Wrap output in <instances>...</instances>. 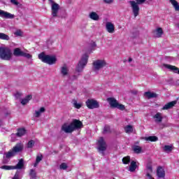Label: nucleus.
<instances>
[{"label": "nucleus", "mask_w": 179, "mask_h": 179, "mask_svg": "<svg viewBox=\"0 0 179 179\" xmlns=\"http://www.w3.org/2000/svg\"><path fill=\"white\" fill-rule=\"evenodd\" d=\"M22 150L23 145L22 143H17L8 152H4L2 160L3 164H8L12 157H15L19 152H22Z\"/></svg>", "instance_id": "nucleus-1"}, {"label": "nucleus", "mask_w": 179, "mask_h": 179, "mask_svg": "<svg viewBox=\"0 0 179 179\" xmlns=\"http://www.w3.org/2000/svg\"><path fill=\"white\" fill-rule=\"evenodd\" d=\"M145 2H146V0H131L128 1L129 5L132 10L134 17L139 15V11L141 10V8H139V5H143V3H145Z\"/></svg>", "instance_id": "nucleus-2"}, {"label": "nucleus", "mask_w": 179, "mask_h": 179, "mask_svg": "<svg viewBox=\"0 0 179 179\" xmlns=\"http://www.w3.org/2000/svg\"><path fill=\"white\" fill-rule=\"evenodd\" d=\"M13 54L8 47H0V58L4 61H10Z\"/></svg>", "instance_id": "nucleus-3"}, {"label": "nucleus", "mask_w": 179, "mask_h": 179, "mask_svg": "<svg viewBox=\"0 0 179 179\" xmlns=\"http://www.w3.org/2000/svg\"><path fill=\"white\" fill-rule=\"evenodd\" d=\"M38 59L44 62L45 64H48V65H54V64L57 63V57L52 55H48L42 52L38 55Z\"/></svg>", "instance_id": "nucleus-4"}, {"label": "nucleus", "mask_w": 179, "mask_h": 179, "mask_svg": "<svg viewBox=\"0 0 179 179\" xmlns=\"http://www.w3.org/2000/svg\"><path fill=\"white\" fill-rule=\"evenodd\" d=\"M87 59H89V56L87 54H84L80 60L78 62L77 66L76 67V72L78 73H82L83 72V69H85V66L87 65Z\"/></svg>", "instance_id": "nucleus-5"}, {"label": "nucleus", "mask_w": 179, "mask_h": 179, "mask_svg": "<svg viewBox=\"0 0 179 179\" xmlns=\"http://www.w3.org/2000/svg\"><path fill=\"white\" fill-rule=\"evenodd\" d=\"M105 66H107V62L104 59H97L92 63L94 72H99V71H101V69H103Z\"/></svg>", "instance_id": "nucleus-6"}, {"label": "nucleus", "mask_w": 179, "mask_h": 179, "mask_svg": "<svg viewBox=\"0 0 179 179\" xmlns=\"http://www.w3.org/2000/svg\"><path fill=\"white\" fill-rule=\"evenodd\" d=\"M107 101L109 103L112 108H117L121 111H124V110H125V106L118 103V101L115 98H108Z\"/></svg>", "instance_id": "nucleus-7"}, {"label": "nucleus", "mask_w": 179, "mask_h": 179, "mask_svg": "<svg viewBox=\"0 0 179 179\" xmlns=\"http://www.w3.org/2000/svg\"><path fill=\"white\" fill-rule=\"evenodd\" d=\"M13 55H15V57H24L25 58H27V59H31L33 57L31 55L22 51L19 48L14 49Z\"/></svg>", "instance_id": "nucleus-8"}, {"label": "nucleus", "mask_w": 179, "mask_h": 179, "mask_svg": "<svg viewBox=\"0 0 179 179\" xmlns=\"http://www.w3.org/2000/svg\"><path fill=\"white\" fill-rule=\"evenodd\" d=\"M51 3L52 16L57 17L58 16V11L59 10V4L54 2V0H49Z\"/></svg>", "instance_id": "nucleus-9"}, {"label": "nucleus", "mask_w": 179, "mask_h": 179, "mask_svg": "<svg viewBox=\"0 0 179 179\" xmlns=\"http://www.w3.org/2000/svg\"><path fill=\"white\" fill-rule=\"evenodd\" d=\"M85 104L90 110H93L94 108H99L100 107V105L99 104V102L94 99H88Z\"/></svg>", "instance_id": "nucleus-10"}, {"label": "nucleus", "mask_w": 179, "mask_h": 179, "mask_svg": "<svg viewBox=\"0 0 179 179\" xmlns=\"http://www.w3.org/2000/svg\"><path fill=\"white\" fill-rule=\"evenodd\" d=\"M59 74L61 75L62 78H66L69 76V67L66 64H63L59 68Z\"/></svg>", "instance_id": "nucleus-11"}, {"label": "nucleus", "mask_w": 179, "mask_h": 179, "mask_svg": "<svg viewBox=\"0 0 179 179\" xmlns=\"http://www.w3.org/2000/svg\"><path fill=\"white\" fill-rule=\"evenodd\" d=\"M71 124L73 128V131L82 129V128H83V124L82 123V122H80V120H73Z\"/></svg>", "instance_id": "nucleus-12"}, {"label": "nucleus", "mask_w": 179, "mask_h": 179, "mask_svg": "<svg viewBox=\"0 0 179 179\" xmlns=\"http://www.w3.org/2000/svg\"><path fill=\"white\" fill-rule=\"evenodd\" d=\"M98 149L101 152H104L107 149V144H106V141H104L103 137H100L98 141Z\"/></svg>", "instance_id": "nucleus-13"}, {"label": "nucleus", "mask_w": 179, "mask_h": 179, "mask_svg": "<svg viewBox=\"0 0 179 179\" xmlns=\"http://www.w3.org/2000/svg\"><path fill=\"white\" fill-rule=\"evenodd\" d=\"M62 131L65 132V134H72L73 132V127H72L71 123L70 124L67 123L64 124L62 126Z\"/></svg>", "instance_id": "nucleus-14"}, {"label": "nucleus", "mask_w": 179, "mask_h": 179, "mask_svg": "<svg viewBox=\"0 0 179 179\" xmlns=\"http://www.w3.org/2000/svg\"><path fill=\"white\" fill-rule=\"evenodd\" d=\"M164 32H163V29L162 27H158L153 31V36L156 38H160L163 36Z\"/></svg>", "instance_id": "nucleus-15"}, {"label": "nucleus", "mask_w": 179, "mask_h": 179, "mask_svg": "<svg viewBox=\"0 0 179 179\" xmlns=\"http://www.w3.org/2000/svg\"><path fill=\"white\" fill-rule=\"evenodd\" d=\"M106 29L108 33H110V34H113V33H114V31L115 30L114 24H113V22H106Z\"/></svg>", "instance_id": "nucleus-16"}, {"label": "nucleus", "mask_w": 179, "mask_h": 179, "mask_svg": "<svg viewBox=\"0 0 179 179\" xmlns=\"http://www.w3.org/2000/svg\"><path fill=\"white\" fill-rule=\"evenodd\" d=\"M0 17H5L6 19H13L15 15L10 14V13L0 10Z\"/></svg>", "instance_id": "nucleus-17"}, {"label": "nucleus", "mask_w": 179, "mask_h": 179, "mask_svg": "<svg viewBox=\"0 0 179 179\" xmlns=\"http://www.w3.org/2000/svg\"><path fill=\"white\" fill-rule=\"evenodd\" d=\"M88 17L90 19H91V20H94L95 22H99V20H100V15H99V14L94 11L90 12Z\"/></svg>", "instance_id": "nucleus-18"}, {"label": "nucleus", "mask_w": 179, "mask_h": 179, "mask_svg": "<svg viewBox=\"0 0 179 179\" xmlns=\"http://www.w3.org/2000/svg\"><path fill=\"white\" fill-rule=\"evenodd\" d=\"M176 104H177V101H172L169 103H167L166 104H165L162 108V110H170L171 108H173V107H174L176 106Z\"/></svg>", "instance_id": "nucleus-19"}, {"label": "nucleus", "mask_w": 179, "mask_h": 179, "mask_svg": "<svg viewBox=\"0 0 179 179\" xmlns=\"http://www.w3.org/2000/svg\"><path fill=\"white\" fill-rule=\"evenodd\" d=\"M157 176L159 178H164L166 176V172L164 171V169L162 166H159L157 169Z\"/></svg>", "instance_id": "nucleus-20"}, {"label": "nucleus", "mask_w": 179, "mask_h": 179, "mask_svg": "<svg viewBox=\"0 0 179 179\" xmlns=\"http://www.w3.org/2000/svg\"><path fill=\"white\" fill-rule=\"evenodd\" d=\"M153 119L157 124H159L163 121V114L158 112L153 116Z\"/></svg>", "instance_id": "nucleus-21"}, {"label": "nucleus", "mask_w": 179, "mask_h": 179, "mask_svg": "<svg viewBox=\"0 0 179 179\" xmlns=\"http://www.w3.org/2000/svg\"><path fill=\"white\" fill-rule=\"evenodd\" d=\"M24 166V162L23 159H21L19 160L16 166H13V170H20L23 169Z\"/></svg>", "instance_id": "nucleus-22"}, {"label": "nucleus", "mask_w": 179, "mask_h": 179, "mask_svg": "<svg viewBox=\"0 0 179 179\" xmlns=\"http://www.w3.org/2000/svg\"><path fill=\"white\" fill-rule=\"evenodd\" d=\"M164 68H166V69H169L170 71H173L175 73L179 74V69L178 68L170 65V64H164Z\"/></svg>", "instance_id": "nucleus-23"}, {"label": "nucleus", "mask_w": 179, "mask_h": 179, "mask_svg": "<svg viewBox=\"0 0 179 179\" xmlns=\"http://www.w3.org/2000/svg\"><path fill=\"white\" fill-rule=\"evenodd\" d=\"M144 96H145L146 99H150L157 97V94L152 92H145L144 93Z\"/></svg>", "instance_id": "nucleus-24"}, {"label": "nucleus", "mask_w": 179, "mask_h": 179, "mask_svg": "<svg viewBox=\"0 0 179 179\" xmlns=\"http://www.w3.org/2000/svg\"><path fill=\"white\" fill-rule=\"evenodd\" d=\"M31 99H33V96L31 95H27V96H25V98L21 99L20 103L22 106H26V104H27L29 101L31 100Z\"/></svg>", "instance_id": "nucleus-25"}, {"label": "nucleus", "mask_w": 179, "mask_h": 179, "mask_svg": "<svg viewBox=\"0 0 179 179\" xmlns=\"http://www.w3.org/2000/svg\"><path fill=\"white\" fill-rule=\"evenodd\" d=\"M43 113H45V108L41 107L38 110H35L34 117L38 118Z\"/></svg>", "instance_id": "nucleus-26"}, {"label": "nucleus", "mask_w": 179, "mask_h": 179, "mask_svg": "<svg viewBox=\"0 0 179 179\" xmlns=\"http://www.w3.org/2000/svg\"><path fill=\"white\" fill-rule=\"evenodd\" d=\"M136 170V162L131 161L130 166L129 167V171H131V173H134Z\"/></svg>", "instance_id": "nucleus-27"}, {"label": "nucleus", "mask_w": 179, "mask_h": 179, "mask_svg": "<svg viewBox=\"0 0 179 179\" xmlns=\"http://www.w3.org/2000/svg\"><path fill=\"white\" fill-rule=\"evenodd\" d=\"M132 149L134 153H136L137 155H139V153H142V147L139 145H134L132 147Z\"/></svg>", "instance_id": "nucleus-28"}, {"label": "nucleus", "mask_w": 179, "mask_h": 179, "mask_svg": "<svg viewBox=\"0 0 179 179\" xmlns=\"http://www.w3.org/2000/svg\"><path fill=\"white\" fill-rule=\"evenodd\" d=\"M169 2H171V5H173V8H175V10L178 11L179 10V4L178 2L176 0H169Z\"/></svg>", "instance_id": "nucleus-29"}, {"label": "nucleus", "mask_w": 179, "mask_h": 179, "mask_svg": "<svg viewBox=\"0 0 179 179\" xmlns=\"http://www.w3.org/2000/svg\"><path fill=\"white\" fill-rule=\"evenodd\" d=\"M16 134H17V136L20 138V137L26 135V129H19Z\"/></svg>", "instance_id": "nucleus-30"}, {"label": "nucleus", "mask_w": 179, "mask_h": 179, "mask_svg": "<svg viewBox=\"0 0 179 179\" xmlns=\"http://www.w3.org/2000/svg\"><path fill=\"white\" fill-rule=\"evenodd\" d=\"M124 132L126 134H132L134 132V127L131 125H127L124 127Z\"/></svg>", "instance_id": "nucleus-31"}, {"label": "nucleus", "mask_w": 179, "mask_h": 179, "mask_svg": "<svg viewBox=\"0 0 179 179\" xmlns=\"http://www.w3.org/2000/svg\"><path fill=\"white\" fill-rule=\"evenodd\" d=\"M145 141H149L150 142H157L159 138L155 136H151L145 138Z\"/></svg>", "instance_id": "nucleus-32"}, {"label": "nucleus", "mask_w": 179, "mask_h": 179, "mask_svg": "<svg viewBox=\"0 0 179 179\" xmlns=\"http://www.w3.org/2000/svg\"><path fill=\"white\" fill-rule=\"evenodd\" d=\"M43 160V155H39L36 157V162L34 164V167H37V166H38V163H40V162H41Z\"/></svg>", "instance_id": "nucleus-33"}, {"label": "nucleus", "mask_w": 179, "mask_h": 179, "mask_svg": "<svg viewBox=\"0 0 179 179\" xmlns=\"http://www.w3.org/2000/svg\"><path fill=\"white\" fill-rule=\"evenodd\" d=\"M72 104L73 106V107H75V108H80V107H82V103H78V101H76V99H73L72 101Z\"/></svg>", "instance_id": "nucleus-34"}, {"label": "nucleus", "mask_w": 179, "mask_h": 179, "mask_svg": "<svg viewBox=\"0 0 179 179\" xmlns=\"http://www.w3.org/2000/svg\"><path fill=\"white\" fill-rule=\"evenodd\" d=\"M164 152H166V153H169V152H171L173 150V146L171 145H165L163 148Z\"/></svg>", "instance_id": "nucleus-35"}, {"label": "nucleus", "mask_w": 179, "mask_h": 179, "mask_svg": "<svg viewBox=\"0 0 179 179\" xmlns=\"http://www.w3.org/2000/svg\"><path fill=\"white\" fill-rule=\"evenodd\" d=\"M129 162H131V157L127 156V157H123L122 162L124 164H129Z\"/></svg>", "instance_id": "nucleus-36"}, {"label": "nucleus", "mask_w": 179, "mask_h": 179, "mask_svg": "<svg viewBox=\"0 0 179 179\" xmlns=\"http://www.w3.org/2000/svg\"><path fill=\"white\" fill-rule=\"evenodd\" d=\"M9 36L6 35V34L3 33H1L0 32V39L1 40H6L8 41L9 40Z\"/></svg>", "instance_id": "nucleus-37"}, {"label": "nucleus", "mask_w": 179, "mask_h": 179, "mask_svg": "<svg viewBox=\"0 0 179 179\" xmlns=\"http://www.w3.org/2000/svg\"><path fill=\"white\" fill-rule=\"evenodd\" d=\"M110 133H111V129H110V126H105L103 128V134L106 135L107 134H110Z\"/></svg>", "instance_id": "nucleus-38"}, {"label": "nucleus", "mask_w": 179, "mask_h": 179, "mask_svg": "<svg viewBox=\"0 0 179 179\" xmlns=\"http://www.w3.org/2000/svg\"><path fill=\"white\" fill-rule=\"evenodd\" d=\"M35 144H36V142H34V141L33 140H31L27 144V148H28V149H31V148H33Z\"/></svg>", "instance_id": "nucleus-39"}, {"label": "nucleus", "mask_w": 179, "mask_h": 179, "mask_svg": "<svg viewBox=\"0 0 179 179\" xmlns=\"http://www.w3.org/2000/svg\"><path fill=\"white\" fill-rule=\"evenodd\" d=\"M2 170H13V166L3 165L0 167Z\"/></svg>", "instance_id": "nucleus-40"}, {"label": "nucleus", "mask_w": 179, "mask_h": 179, "mask_svg": "<svg viewBox=\"0 0 179 179\" xmlns=\"http://www.w3.org/2000/svg\"><path fill=\"white\" fill-rule=\"evenodd\" d=\"M14 96L16 100H20V99H22V96H23V94H22V92H16Z\"/></svg>", "instance_id": "nucleus-41"}, {"label": "nucleus", "mask_w": 179, "mask_h": 179, "mask_svg": "<svg viewBox=\"0 0 179 179\" xmlns=\"http://www.w3.org/2000/svg\"><path fill=\"white\" fill-rule=\"evenodd\" d=\"M29 175L31 178H36V171L31 169Z\"/></svg>", "instance_id": "nucleus-42"}, {"label": "nucleus", "mask_w": 179, "mask_h": 179, "mask_svg": "<svg viewBox=\"0 0 179 179\" xmlns=\"http://www.w3.org/2000/svg\"><path fill=\"white\" fill-rule=\"evenodd\" d=\"M60 169H61V170H66V169H68V165H66V164H65V163H62L60 165Z\"/></svg>", "instance_id": "nucleus-43"}, {"label": "nucleus", "mask_w": 179, "mask_h": 179, "mask_svg": "<svg viewBox=\"0 0 179 179\" xmlns=\"http://www.w3.org/2000/svg\"><path fill=\"white\" fill-rule=\"evenodd\" d=\"M10 3L13 4V5H15V6H18L19 5V1H17V0H10Z\"/></svg>", "instance_id": "nucleus-44"}, {"label": "nucleus", "mask_w": 179, "mask_h": 179, "mask_svg": "<svg viewBox=\"0 0 179 179\" xmlns=\"http://www.w3.org/2000/svg\"><path fill=\"white\" fill-rule=\"evenodd\" d=\"M16 136H17V134H11V142H15V141H16Z\"/></svg>", "instance_id": "nucleus-45"}, {"label": "nucleus", "mask_w": 179, "mask_h": 179, "mask_svg": "<svg viewBox=\"0 0 179 179\" xmlns=\"http://www.w3.org/2000/svg\"><path fill=\"white\" fill-rule=\"evenodd\" d=\"M15 36H22V34H23V32H22L20 30H17L15 32Z\"/></svg>", "instance_id": "nucleus-46"}, {"label": "nucleus", "mask_w": 179, "mask_h": 179, "mask_svg": "<svg viewBox=\"0 0 179 179\" xmlns=\"http://www.w3.org/2000/svg\"><path fill=\"white\" fill-rule=\"evenodd\" d=\"M103 2L105 3H108L110 5V4L113 3V2H114V0H103Z\"/></svg>", "instance_id": "nucleus-47"}, {"label": "nucleus", "mask_w": 179, "mask_h": 179, "mask_svg": "<svg viewBox=\"0 0 179 179\" xmlns=\"http://www.w3.org/2000/svg\"><path fill=\"white\" fill-rule=\"evenodd\" d=\"M91 47H92V48H96V43H95V42H92V43H91Z\"/></svg>", "instance_id": "nucleus-48"}, {"label": "nucleus", "mask_w": 179, "mask_h": 179, "mask_svg": "<svg viewBox=\"0 0 179 179\" xmlns=\"http://www.w3.org/2000/svg\"><path fill=\"white\" fill-rule=\"evenodd\" d=\"M13 179H19V174L15 173V175L14 176V177L13 178Z\"/></svg>", "instance_id": "nucleus-49"}, {"label": "nucleus", "mask_w": 179, "mask_h": 179, "mask_svg": "<svg viewBox=\"0 0 179 179\" xmlns=\"http://www.w3.org/2000/svg\"><path fill=\"white\" fill-rule=\"evenodd\" d=\"M129 62H132V58L131 57L129 58Z\"/></svg>", "instance_id": "nucleus-50"}]
</instances>
